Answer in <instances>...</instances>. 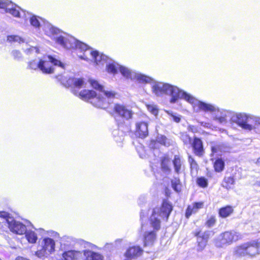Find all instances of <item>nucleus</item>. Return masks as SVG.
<instances>
[{
  "label": "nucleus",
  "mask_w": 260,
  "mask_h": 260,
  "mask_svg": "<svg viewBox=\"0 0 260 260\" xmlns=\"http://www.w3.org/2000/svg\"><path fill=\"white\" fill-rule=\"evenodd\" d=\"M109 246L112 247V244H108V243H106V245H105L104 248L105 249H108Z\"/></svg>",
  "instance_id": "nucleus-61"
},
{
  "label": "nucleus",
  "mask_w": 260,
  "mask_h": 260,
  "mask_svg": "<svg viewBox=\"0 0 260 260\" xmlns=\"http://www.w3.org/2000/svg\"><path fill=\"white\" fill-rule=\"evenodd\" d=\"M211 154L221 155L222 153L230 152L231 146L227 142H211L210 143Z\"/></svg>",
  "instance_id": "nucleus-17"
},
{
  "label": "nucleus",
  "mask_w": 260,
  "mask_h": 260,
  "mask_svg": "<svg viewBox=\"0 0 260 260\" xmlns=\"http://www.w3.org/2000/svg\"><path fill=\"white\" fill-rule=\"evenodd\" d=\"M157 232L154 230L145 231L143 234L144 247L151 246L156 239Z\"/></svg>",
  "instance_id": "nucleus-23"
},
{
  "label": "nucleus",
  "mask_w": 260,
  "mask_h": 260,
  "mask_svg": "<svg viewBox=\"0 0 260 260\" xmlns=\"http://www.w3.org/2000/svg\"><path fill=\"white\" fill-rule=\"evenodd\" d=\"M55 78L63 86L66 87H71L72 88V92L75 95H77L78 92V91L76 88L79 89L86 84L85 79L82 77H69L68 76L61 74L55 76Z\"/></svg>",
  "instance_id": "nucleus-7"
},
{
  "label": "nucleus",
  "mask_w": 260,
  "mask_h": 260,
  "mask_svg": "<svg viewBox=\"0 0 260 260\" xmlns=\"http://www.w3.org/2000/svg\"><path fill=\"white\" fill-rule=\"evenodd\" d=\"M0 217L5 219L6 220L7 223L8 224V220H11V218H14L11 216L9 213L6 211L0 212Z\"/></svg>",
  "instance_id": "nucleus-49"
},
{
  "label": "nucleus",
  "mask_w": 260,
  "mask_h": 260,
  "mask_svg": "<svg viewBox=\"0 0 260 260\" xmlns=\"http://www.w3.org/2000/svg\"><path fill=\"white\" fill-rule=\"evenodd\" d=\"M146 202V199L144 196H140L138 200V205L142 207V205Z\"/></svg>",
  "instance_id": "nucleus-55"
},
{
  "label": "nucleus",
  "mask_w": 260,
  "mask_h": 260,
  "mask_svg": "<svg viewBox=\"0 0 260 260\" xmlns=\"http://www.w3.org/2000/svg\"><path fill=\"white\" fill-rule=\"evenodd\" d=\"M224 184H222V187L227 189H230L231 185H234L235 183V179L234 177H225L224 179Z\"/></svg>",
  "instance_id": "nucleus-40"
},
{
  "label": "nucleus",
  "mask_w": 260,
  "mask_h": 260,
  "mask_svg": "<svg viewBox=\"0 0 260 260\" xmlns=\"http://www.w3.org/2000/svg\"><path fill=\"white\" fill-rule=\"evenodd\" d=\"M11 54L13 56L14 59L17 61L21 60L22 58V54L19 51L17 50H14L12 51Z\"/></svg>",
  "instance_id": "nucleus-48"
},
{
  "label": "nucleus",
  "mask_w": 260,
  "mask_h": 260,
  "mask_svg": "<svg viewBox=\"0 0 260 260\" xmlns=\"http://www.w3.org/2000/svg\"><path fill=\"white\" fill-rule=\"evenodd\" d=\"M203 206L204 203L203 202H195L192 204V208L197 212L199 209L202 208Z\"/></svg>",
  "instance_id": "nucleus-50"
},
{
  "label": "nucleus",
  "mask_w": 260,
  "mask_h": 260,
  "mask_svg": "<svg viewBox=\"0 0 260 260\" xmlns=\"http://www.w3.org/2000/svg\"><path fill=\"white\" fill-rule=\"evenodd\" d=\"M166 113L172 118V120L176 123L180 122L181 115L171 110H165Z\"/></svg>",
  "instance_id": "nucleus-38"
},
{
  "label": "nucleus",
  "mask_w": 260,
  "mask_h": 260,
  "mask_svg": "<svg viewBox=\"0 0 260 260\" xmlns=\"http://www.w3.org/2000/svg\"><path fill=\"white\" fill-rule=\"evenodd\" d=\"M81 241L84 243V246L85 247L89 246L91 248L96 247V246L95 245H93V244H91V243H90L89 242H85V241H84L83 240H81Z\"/></svg>",
  "instance_id": "nucleus-58"
},
{
  "label": "nucleus",
  "mask_w": 260,
  "mask_h": 260,
  "mask_svg": "<svg viewBox=\"0 0 260 260\" xmlns=\"http://www.w3.org/2000/svg\"><path fill=\"white\" fill-rule=\"evenodd\" d=\"M143 252V249L139 246H133L129 247L124 252L125 258L129 259H136L141 256Z\"/></svg>",
  "instance_id": "nucleus-22"
},
{
  "label": "nucleus",
  "mask_w": 260,
  "mask_h": 260,
  "mask_svg": "<svg viewBox=\"0 0 260 260\" xmlns=\"http://www.w3.org/2000/svg\"><path fill=\"white\" fill-rule=\"evenodd\" d=\"M160 169L166 174H169L172 171L171 167V160L168 156H165L160 159Z\"/></svg>",
  "instance_id": "nucleus-30"
},
{
  "label": "nucleus",
  "mask_w": 260,
  "mask_h": 260,
  "mask_svg": "<svg viewBox=\"0 0 260 260\" xmlns=\"http://www.w3.org/2000/svg\"><path fill=\"white\" fill-rule=\"evenodd\" d=\"M255 184L256 186L260 187V181H256V182L255 183Z\"/></svg>",
  "instance_id": "nucleus-63"
},
{
  "label": "nucleus",
  "mask_w": 260,
  "mask_h": 260,
  "mask_svg": "<svg viewBox=\"0 0 260 260\" xmlns=\"http://www.w3.org/2000/svg\"><path fill=\"white\" fill-rule=\"evenodd\" d=\"M48 234L50 236H52V237H59V234L58 233H57L56 232H54V231H48Z\"/></svg>",
  "instance_id": "nucleus-57"
},
{
  "label": "nucleus",
  "mask_w": 260,
  "mask_h": 260,
  "mask_svg": "<svg viewBox=\"0 0 260 260\" xmlns=\"http://www.w3.org/2000/svg\"><path fill=\"white\" fill-rule=\"evenodd\" d=\"M149 147L151 149H157L158 148V143L156 140H151L150 142Z\"/></svg>",
  "instance_id": "nucleus-52"
},
{
  "label": "nucleus",
  "mask_w": 260,
  "mask_h": 260,
  "mask_svg": "<svg viewBox=\"0 0 260 260\" xmlns=\"http://www.w3.org/2000/svg\"><path fill=\"white\" fill-rule=\"evenodd\" d=\"M247 245V251L248 255L253 256L258 253V248L259 247L260 242L259 239L254 240L246 243Z\"/></svg>",
  "instance_id": "nucleus-26"
},
{
  "label": "nucleus",
  "mask_w": 260,
  "mask_h": 260,
  "mask_svg": "<svg viewBox=\"0 0 260 260\" xmlns=\"http://www.w3.org/2000/svg\"><path fill=\"white\" fill-rule=\"evenodd\" d=\"M26 222H28L29 224H30L33 229H34L35 230L37 231L38 230L35 228V226L32 224V223L28 220H26Z\"/></svg>",
  "instance_id": "nucleus-62"
},
{
  "label": "nucleus",
  "mask_w": 260,
  "mask_h": 260,
  "mask_svg": "<svg viewBox=\"0 0 260 260\" xmlns=\"http://www.w3.org/2000/svg\"><path fill=\"white\" fill-rule=\"evenodd\" d=\"M156 140L157 143L159 144H160L164 146H167V138L166 136L161 134H158Z\"/></svg>",
  "instance_id": "nucleus-46"
},
{
  "label": "nucleus",
  "mask_w": 260,
  "mask_h": 260,
  "mask_svg": "<svg viewBox=\"0 0 260 260\" xmlns=\"http://www.w3.org/2000/svg\"><path fill=\"white\" fill-rule=\"evenodd\" d=\"M216 222V219L214 216H211L205 223V225L208 228L213 227Z\"/></svg>",
  "instance_id": "nucleus-45"
},
{
  "label": "nucleus",
  "mask_w": 260,
  "mask_h": 260,
  "mask_svg": "<svg viewBox=\"0 0 260 260\" xmlns=\"http://www.w3.org/2000/svg\"><path fill=\"white\" fill-rule=\"evenodd\" d=\"M256 164H260V157L257 158V161H256Z\"/></svg>",
  "instance_id": "nucleus-64"
},
{
  "label": "nucleus",
  "mask_w": 260,
  "mask_h": 260,
  "mask_svg": "<svg viewBox=\"0 0 260 260\" xmlns=\"http://www.w3.org/2000/svg\"><path fill=\"white\" fill-rule=\"evenodd\" d=\"M113 110L116 116L122 118V121L120 120L119 121L125 122L124 120L128 121L129 119L133 118L134 114L133 111L123 105L115 104Z\"/></svg>",
  "instance_id": "nucleus-15"
},
{
  "label": "nucleus",
  "mask_w": 260,
  "mask_h": 260,
  "mask_svg": "<svg viewBox=\"0 0 260 260\" xmlns=\"http://www.w3.org/2000/svg\"><path fill=\"white\" fill-rule=\"evenodd\" d=\"M7 41L10 43L12 42H19L20 43L21 42H23V39L17 35H8L7 36Z\"/></svg>",
  "instance_id": "nucleus-43"
},
{
  "label": "nucleus",
  "mask_w": 260,
  "mask_h": 260,
  "mask_svg": "<svg viewBox=\"0 0 260 260\" xmlns=\"http://www.w3.org/2000/svg\"><path fill=\"white\" fill-rule=\"evenodd\" d=\"M160 216H161L156 211V209H153L149 218L150 227L152 228L153 230L157 232L160 229L161 226Z\"/></svg>",
  "instance_id": "nucleus-21"
},
{
  "label": "nucleus",
  "mask_w": 260,
  "mask_h": 260,
  "mask_svg": "<svg viewBox=\"0 0 260 260\" xmlns=\"http://www.w3.org/2000/svg\"><path fill=\"white\" fill-rule=\"evenodd\" d=\"M234 113L231 111H227L221 109V118H219V123H225L228 120L232 122V118L234 116Z\"/></svg>",
  "instance_id": "nucleus-32"
},
{
  "label": "nucleus",
  "mask_w": 260,
  "mask_h": 260,
  "mask_svg": "<svg viewBox=\"0 0 260 260\" xmlns=\"http://www.w3.org/2000/svg\"><path fill=\"white\" fill-rule=\"evenodd\" d=\"M173 205L168 199L162 200L161 206L159 209H156L158 214L164 218L168 219L173 210Z\"/></svg>",
  "instance_id": "nucleus-19"
},
{
  "label": "nucleus",
  "mask_w": 260,
  "mask_h": 260,
  "mask_svg": "<svg viewBox=\"0 0 260 260\" xmlns=\"http://www.w3.org/2000/svg\"><path fill=\"white\" fill-rule=\"evenodd\" d=\"M165 195L166 197H169L170 195V190L168 189L165 190Z\"/></svg>",
  "instance_id": "nucleus-60"
},
{
  "label": "nucleus",
  "mask_w": 260,
  "mask_h": 260,
  "mask_svg": "<svg viewBox=\"0 0 260 260\" xmlns=\"http://www.w3.org/2000/svg\"><path fill=\"white\" fill-rule=\"evenodd\" d=\"M56 43L66 49L76 50L78 57L86 61L91 60L89 56L91 57L92 53L90 52L94 50L87 44L65 32L62 37H57Z\"/></svg>",
  "instance_id": "nucleus-4"
},
{
  "label": "nucleus",
  "mask_w": 260,
  "mask_h": 260,
  "mask_svg": "<svg viewBox=\"0 0 260 260\" xmlns=\"http://www.w3.org/2000/svg\"><path fill=\"white\" fill-rule=\"evenodd\" d=\"M25 237L29 243L35 244L37 242L38 240V236L37 234L31 230H27L26 229V232L24 233Z\"/></svg>",
  "instance_id": "nucleus-35"
},
{
  "label": "nucleus",
  "mask_w": 260,
  "mask_h": 260,
  "mask_svg": "<svg viewBox=\"0 0 260 260\" xmlns=\"http://www.w3.org/2000/svg\"><path fill=\"white\" fill-rule=\"evenodd\" d=\"M88 81L91 87L99 93L92 89H84L79 93V97L95 107L103 109L108 108L113 103L116 93L112 90H106L104 86L95 79L89 78Z\"/></svg>",
  "instance_id": "nucleus-2"
},
{
  "label": "nucleus",
  "mask_w": 260,
  "mask_h": 260,
  "mask_svg": "<svg viewBox=\"0 0 260 260\" xmlns=\"http://www.w3.org/2000/svg\"><path fill=\"white\" fill-rule=\"evenodd\" d=\"M21 8L9 0H0V10L2 13H9L12 16L20 18Z\"/></svg>",
  "instance_id": "nucleus-12"
},
{
  "label": "nucleus",
  "mask_w": 260,
  "mask_h": 260,
  "mask_svg": "<svg viewBox=\"0 0 260 260\" xmlns=\"http://www.w3.org/2000/svg\"><path fill=\"white\" fill-rule=\"evenodd\" d=\"M172 164L174 169V172L177 174H179L181 172L182 162L181 157L178 155H175L172 160Z\"/></svg>",
  "instance_id": "nucleus-33"
},
{
  "label": "nucleus",
  "mask_w": 260,
  "mask_h": 260,
  "mask_svg": "<svg viewBox=\"0 0 260 260\" xmlns=\"http://www.w3.org/2000/svg\"><path fill=\"white\" fill-rule=\"evenodd\" d=\"M82 256V253L78 250L72 249L64 250L62 257L64 260H76Z\"/></svg>",
  "instance_id": "nucleus-27"
},
{
  "label": "nucleus",
  "mask_w": 260,
  "mask_h": 260,
  "mask_svg": "<svg viewBox=\"0 0 260 260\" xmlns=\"http://www.w3.org/2000/svg\"><path fill=\"white\" fill-rule=\"evenodd\" d=\"M42 62L41 71L45 74H50L54 72V67H58L64 70L66 64L62 62L59 57L55 55H46L40 58Z\"/></svg>",
  "instance_id": "nucleus-6"
},
{
  "label": "nucleus",
  "mask_w": 260,
  "mask_h": 260,
  "mask_svg": "<svg viewBox=\"0 0 260 260\" xmlns=\"http://www.w3.org/2000/svg\"><path fill=\"white\" fill-rule=\"evenodd\" d=\"M90 53H92L91 61H93L95 64H104L109 57L103 53L100 52L98 50L94 49Z\"/></svg>",
  "instance_id": "nucleus-25"
},
{
  "label": "nucleus",
  "mask_w": 260,
  "mask_h": 260,
  "mask_svg": "<svg viewBox=\"0 0 260 260\" xmlns=\"http://www.w3.org/2000/svg\"><path fill=\"white\" fill-rule=\"evenodd\" d=\"M252 123L254 126V128L255 126H260V117L252 115Z\"/></svg>",
  "instance_id": "nucleus-51"
},
{
  "label": "nucleus",
  "mask_w": 260,
  "mask_h": 260,
  "mask_svg": "<svg viewBox=\"0 0 260 260\" xmlns=\"http://www.w3.org/2000/svg\"><path fill=\"white\" fill-rule=\"evenodd\" d=\"M147 108L152 114L155 116L158 115L159 109L157 106L153 104H149L147 105Z\"/></svg>",
  "instance_id": "nucleus-44"
},
{
  "label": "nucleus",
  "mask_w": 260,
  "mask_h": 260,
  "mask_svg": "<svg viewBox=\"0 0 260 260\" xmlns=\"http://www.w3.org/2000/svg\"><path fill=\"white\" fill-rule=\"evenodd\" d=\"M27 54H31L35 52L36 54H38L39 52V49L37 47H32L26 50Z\"/></svg>",
  "instance_id": "nucleus-53"
},
{
  "label": "nucleus",
  "mask_w": 260,
  "mask_h": 260,
  "mask_svg": "<svg viewBox=\"0 0 260 260\" xmlns=\"http://www.w3.org/2000/svg\"><path fill=\"white\" fill-rule=\"evenodd\" d=\"M252 115L245 113H234L232 118V122L235 123L243 129L251 131L254 129V126L252 123Z\"/></svg>",
  "instance_id": "nucleus-10"
},
{
  "label": "nucleus",
  "mask_w": 260,
  "mask_h": 260,
  "mask_svg": "<svg viewBox=\"0 0 260 260\" xmlns=\"http://www.w3.org/2000/svg\"><path fill=\"white\" fill-rule=\"evenodd\" d=\"M189 103L193 108L194 111L198 112L203 111L205 112H210L213 119L219 123V118H221V111L218 107L215 105L203 102L197 99L193 95Z\"/></svg>",
  "instance_id": "nucleus-5"
},
{
  "label": "nucleus",
  "mask_w": 260,
  "mask_h": 260,
  "mask_svg": "<svg viewBox=\"0 0 260 260\" xmlns=\"http://www.w3.org/2000/svg\"><path fill=\"white\" fill-rule=\"evenodd\" d=\"M8 226L10 231L18 235H23L26 231V225L14 218H11V220H8Z\"/></svg>",
  "instance_id": "nucleus-18"
},
{
  "label": "nucleus",
  "mask_w": 260,
  "mask_h": 260,
  "mask_svg": "<svg viewBox=\"0 0 260 260\" xmlns=\"http://www.w3.org/2000/svg\"><path fill=\"white\" fill-rule=\"evenodd\" d=\"M131 133V126L129 121H117V128L114 129L112 134L114 140L117 143L122 142L124 136Z\"/></svg>",
  "instance_id": "nucleus-11"
},
{
  "label": "nucleus",
  "mask_w": 260,
  "mask_h": 260,
  "mask_svg": "<svg viewBox=\"0 0 260 260\" xmlns=\"http://www.w3.org/2000/svg\"><path fill=\"white\" fill-rule=\"evenodd\" d=\"M140 217V220H141V229L142 230V228H143V226H144V223H143V222L142 221V220H143V217H145V213H144V210L143 209L141 210Z\"/></svg>",
  "instance_id": "nucleus-56"
},
{
  "label": "nucleus",
  "mask_w": 260,
  "mask_h": 260,
  "mask_svg": "<svg viewBox=\"0 0 260 260\" xmlns=\"http://www.w3.org/2000/svg\"><path fill=\"white\" fill-rule=\"evenodd\" d=\"M187 130L193 133H196L198 132V127L193 125H189L187 126Z\"/></svg>",
  "instance_id": "nucleus-54"
},
{
  "label": "nucleus",
  "mask_w": 260,
  "mask_h": 260,
  "mask_svg": "<svg viewBox=\"0 0 260 260\" xmlns=\"http://www.w3.org/2000/svg\"><path fill=\"white\" fill-rule=\"evenodd\" d=\"M239 234L235 231L222 232L214 239V244L217 248H225L237 241Z\"/></svg>",
  "instance_id": "nucleus-9"
},
{
  "label": "nucleus",
  "mask_w": 260,
  "mask_h": 260,
  "mask_svg": "<svg viewBox=\"0 0 260 260\" xmlns=\"http://www.w3.org/2000/svg\"><path fill=\"white\" fill-rule=\"evenodd\" d=\"M135 135L141 139L146 138L149 135V122L147 121H139L136 123Z\"/></svg>",
  "instance_id": "nucleus-20"
},
{
  "label": "nucleus",
  "mask_w": 260,
  "mask_h": 260,
  "mask_svg": "<svg viewBox=\"0 0 260 260\" xmlns=\"http://www.w3.org/2000/svg\"><path fill=\"white\" fill-rule=\"evenodd\" d=\"M20 11L21 16L20 18L24 19L25 21L29 20L30 25L37 31L40 30L41 27H42L44 34L54 40L56 43L57 37H62L64 32L38 15L21 8Z\"/></svg>",
  "instance_id": "nucleus-3"
},
{
  "label": "nucleus",
  "mask_w": 260,
  "mask_h": 260,
  "mask_svg": "<svg viewBox=\"0 0 260 260\" xmlns=\"http://www.w3.org/2000/svg\"><path fill=\"white\" fill-rule=\"evenodd\" d=\"M196 184L199 187L205 188L208 185V180L204 176L198 177L196 179Z\"/></svg>",
  "instance_id": "nucleus-37"
},
{
  "label": "nucleus",
  "mask_w": 260,
  "mask_h": 260,
  "mask_svg": "<svg viewBox=\"0 0 260 260\" xmlns=\"http://www.w3.org/2000/svg\"><path fill=\"white\" fill-rule=\"evenodd\" d=\"M171 187L173 190L179 193L181 190L182 184L179 177H174L173 179L171 180Z\"/></svg>",
  "instance_id": "nucleus-34"
},
{
  "label": "nucleus",
  "mask_w": 260,
  "mask_h": 260,
  "mask_svg": "<svg viewBox=\"0 0 260 260\" xmlns=\"http://www.w3.org/2000/svg\"><path fill=\"white\" fill-rule=\"evenodd\" d=\"M194 236L197 238L198 246V251L203 250L206 246L210 237L213 236L214 234L213 231H205L202 233L200 229H196L194 232Z\"/></svg>",
  "instance_id": "nucleus-13"
},
{
  "label": "nucleus",
  "mask_w": 260,
  "mask_h": 260,
  "mask_svg": "<svg viewBox=\"0 0 260 260\" xmlns=\"http://www.w3.org/2000/svg\"><path fill=\"white\" fill-rule=\"evenodd\" d=\"M41 63L42 62H40V58H39V61H37L36 59L32 60L28 62L27 68L35 70L39 69L41 71V66L42 65Z\"/></svg>",
  "instance_id": "nucleus-41"
},
{
  "label": "nucleus",
  "mask_w": 260,
  "mask_h": 260,
  "mask_svg": "<svg viewBox=\"0 0 260 260\" xmlns=\"http://www.w3.org/2000/svg\"><path fill=\"white\" fill-rule=\"evenodd\" d=\"M196 213L193 208L190 206L188 205L185 212V217L186 218L188 219L193 213Z\"/></svg>",
  "instance_id": "nucleus-47"
},
{
  "label": "nucleus",
  "mask_w": 260,
  "mask_h": 260,
  "mask_svg": "<svg viewBox=\"0 0 260 260\" xmlns=\"http://www.w3.org/2000/svg\"><path fill=\"white\" fill-rule=\"evenodd\" d=\"M247 245L245 243L237 247L235 251L236 254L239 256H243L248 255L246 248L247 247Z\"/></svg>",
  "instance_id": "nucleus-36"
},
{
  "label": "nucleus",
  "mask_w": 260,
  "mask_h": 260,
  "mask_svg": "<svg viewBox=\"0 0 260 260\" xmlns=\"http://www.w3.org/2000/svg\"><path fill=\"white\" fill-rule=\"evenodd\" d=\"M191 148L194 154L200 157H202L205 153L204 143L202 139L194 135L192 140L188 146Z\"/></svg>",
  "instance_id": "nucleus-16"
},
{
  "label": "nucleus",
  "mask_w": 260,
  "mask_h": 260,
  "mask_svg": "<svg viewBox=\"0 0 260 260\" xmlns=\"http://www.w3.org/2000/svg\"><path fill=\"white\" fill-rule=\"evenodd\" d=\"M77 243L76 240L73 237L63 236L60 239V248L62 250H66L73 248Z\"/></svg>",
  "instance_id": "nucleus-24"
},
{
  "label": "nucleus",
  "mask_w": 260,
  "mask_h": 260,
  "mask_svg": "<svg viewBox=\"0 0 260 260\" xmlns=\"http://www.w3.org/2000/svg\"><path fill=\"white\" fill-rule=\"evenodd\" d=\"M134 79L138 82L151 84L152 92L157 97H162L164 95L170 96V102L176 103L180 99H184L189 103L192 95L178 87L168 83L159 82L145 74L139 73L134 74Z\"/></svg>",
  "instance_id": "nucleus-1"
},
{
  "label": "nucleus",
  "mask_w": 260,
  "mask_h": 260,
  "mask_svg": "<svg viewBox=\"0 0 260 260\" xmlns=\"http://www.w3.org/2000/svg\"><path fill=\"white\" fill-rule=\"evenodd\" d=\"M15 260H30V259L28 258H27L26 257H24L23 256H19L16 258Z\"/></svg>",
  "instance_id": "nucleus-59"
},
{
  "label": "nucleus",
  "mask_w": 260,
  "mask_h": 260,
  "mask_svg": "<svg viewBox=\"0 0 260 260\" xmlns=\"http://www.w3.org/2000/svg\"><path fill=\"white\" fill-rule=\"evenodd\" d=\"M188 161L189 164L191 171H197L199 169V165L194 158L189 154H188Z\"/></svg>",
  "instance_id": "nucleus-42"
},
{
  "label": "nucleus",
  "mask_w": 260,
  "mask_h": 260,
  "mask_svg": "<svg viewBox=\"0 0 260 260\" xmlns=\"http://www.w3.org/2000/svg\"><path fill=\"white\" fill-rule=\"evenodd\" d=\"M213 164L214 171L217 173L223 171L225 167L224 159L221 157H216L215 158H211Z\"/></svg>",
  "instance_id": "nucleus-29"
},
{
  "label": "nucleus",
  "mask_w": 260,
  "mask_h": 260,
  "mask_svg": "<svg viewBox=\"0 0 260 260\" xmlns=\"http://www.w3.org/2000/svg\"><path fill=\"white\" fill-rule=\"evenodd\" d=\"M234 212L233 207L231 205H226L218 209V213L220 217L225 218L229 217Z\"/></svg>",
  "instance_id": "nucleus-31"
},
{
  "label": "nucleus",
  "mask_w": 260,
  "mask_h": 260,
  "mask_svg": "<svg viewBox=\"0 0 260 260\" xmlns=\"http://www.w3.org/2000/svg\"><path fill=\"white\" fill-rule=\"evenodd\" d=\"M105 63H106V71L110 74L114 75L120 73L126 78L134 79V74L137 73L132 72L126 67L119 64L110 57L107 59Z\"/></svg>",
  "instance_id": "nucleus-8"
},
{
  "label": "nucleus",
  "mask_w": 260,
  "mask_h": 260,
  "mask_svg": "<svg viewBox=\"0 0 260 260\" xmlns=\"http://www.w3.org/2000/svg\"><path fill=\"white\" fill-rule=\"evenodd\" d=\"M180 139L184 145L186 146H188L192 140V137H190L186 132L180 133Z\"/></svg>",
  "instance_id": "nucleus-39"
},
{
  "label": "nucleus",
  "mask_w": 260,
  "mask_h": 260,
  "mask_svg": "<svg viewBox=\"0 0 260 260\" xmlns=\"http://www.w3.org/2000/svg\"><path fill=\"white\" fill-rule=\"evenodd\" d=\"M84 260H103V256L98 252L86 249L83 251Z\"/></svg>",
  "instance_id": "nucleus-28"
},
{
  "label": "nucleus",
  "mask_w": 260,
  "mask_h": 260,
  "mask_svg": "<svg viewBox=\"0 0 260 260\" xmlns=\"http://www.w3.org/2000/svg\"><path fill=\"white\" fill-rule=\"evenodd\" d=\"M39 247L40 249L38 253H40L42 256L53 253L55 251V242L53 239L45 237L39 240Z\"/></svg>",
  "instance_id": "nucleus-14"
}]
</instances>
